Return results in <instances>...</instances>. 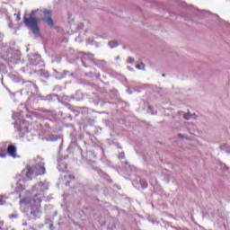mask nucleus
<instances>
[{"mask_svg":"<svg viewBox=\"0 0 230 230\" xmlns=\"http://www.w3.org/2000/svg\"><path fill=\"white\" fill-rule=\"evenodd\" d=\"M162 76H165V75L164 74V75H162Z\"/></svg>","mask_w":230,"mask_h":230,"instance_id":"obj_17","label":"nucleus"},{"mask_svg":"<svg viewBox=\"0 0 230 230\" xmlns=\"http://www.w3.org/2000/svg\"><path fill=\"white\" fill-rule=\"evenodd\" d=\"M69 179H75V176L69 175Z\"/></svg>","mask_w":230,"mask_h":230,"instance_id":"obj_15","label":"nucleus"},{"mask_svg":"<svg viewBox=\"0 0 230 230\" xmlns=\"http://www.w3.org/2000/svg\"><path fill=\"white\" fill-rule=\"evenodd\" d=\"M46 173V168L44 167V162L42 159L38 158L37 164L35 167L27 166L22 171L20 177L18 178V183L16 186V191H22L24 190V186H22L23 182L26 181H31L33 179V175H44Z\"/></svg>","mask_w":230,"mask_h":230,"instance_id":"obj_1","label":"nucleus"},{"mask_svg":"<svg viewBox=\"0 0 230 230\" xmlns=\"http://www.w3.org/2000/svg\"><path fill=\"white\" fill-rule=\"evenodd\" d=\"M140 184H141V188L143 190L148 188V183L146 182V181L145 179L140 180Z\"/></svg>","mask_w":230,"mask_h":230,"instance_id":"obj_8","label":"nucleus"},{"mask_svg":"<svg viewBox=\"0 0 230 230\" xmlns=\"http://www.w3.org/2000/svg\"><path fill=\"white\" fill-rule=\"evenodd\" d=\"M125 164H128V162L126 161Z\"/></svg>","mask_w":230,"mask_h":230,"instance_id":"obj_18","label":"nucleus"},{"mask_svg":"<svg viewBox=\"0 0 230 230\" xmlns=\"http://www.w3.org/2000/svg\"><path fill=\"white\" fill-rule=\"evenodd\" d=\"M136 68H137V69H139V70H141V71H145V64H143V63L137 64V65L136 66Z\"/></svg>","mask_w":230,"mask_h":230,"instance_id":"obj_9","label":"nucleus"},{"mask_svg":"<svg viewBox=\"0 0 230 230\" xmlns=\"http://www.w3.org/2000/svg\"><path fill=\"white\" fill-rule=\"evenodd\" d=\"M179 114H181L187 121H190V119H197V115L195 113H191V112L184 113L181 111L179 112Z\"/></svg>","mask_w":230,"mask_h":230,"instance_id":"obj_5","label":"nucleus"},{"mask_svg":"<svg viewBox=\"0 0 230 230\" xmlns=\"http://www.w3.org/2000/svg\"><path fill=\"white\" fill-rule=\"evenodd\" d=\"M7 153L9 154V155H11V157H17V148L15 147V146H8Z\"/></svg>","mask_w":230,"mask_h":230,"instance_id":"obj_6","label":"nucleus"},{"mask_svg":"<svg viewBox=\"0 0 230 230\" xmlns=\"http://www.w3.org/2000/svg\"><path fill=\"white\" fill-rule=\"evenodd\" d=\"M37 12H39V10L32 11L31 14H26L23 18V22L31 30L32 33H34L36 37H38L40 31L39 30V20L34 17Z\"/></svg>","mask_w":230,"mask_h":230,"instance_id":"obj_2","label":"nucleus"},{"mask_svg":"<svg viewBox=\"0 0 230 230\" xmlns=\"http://www.w3.org/2000/svg\"><path fill=\"white\" fill-rule=\"evenodd\" d=\"M48 190V185L44 182H40L33 186L32 193L34 195L33 202L34 204H40L42 202V198L44 197V191Z\"/></svg>","mask_w":230,"mask_h":230,"instance_id":"obj_3","label":"nucleus"},{"mask_svg":"<svg viewBox=\"0 0 230 230\" xmlns=\"http://www.w3.org/2000/svg\"><path fill=\"white\" fill-rule=\"evenodd\" d=\"M0 157H2V158L6 157V154H2V153H0Z\"/></svg>","mask_w":230,"mask_h":230,"instance_id":"obj_12","label":"nucleus"},{"mask_svg":"<svg viewBox=\"0 0 230 230\" xmlns=\"http://www.w3.org/2000/svg\"><path fill=\"white\" fill-rule=\"evenodd\" d=\"M133 62H134V58H129L128 59V64H133Z\"/></svg>","mask_w":230,"mask_h":230,"instance_id":"obj_11","label":"nucleus"},{"mask_svg":"<svg viewBox=\"0 0 230 230\" xmlns=\"http://www.w3.org/2000/svg\"><path fill=\"white\" fill-rule=\"evenodd\" d=\"M31 214H32V215H35V212H34V211H31Z\"/></svg>","mask_w":230,"mask_h":230,"instance_id":"obj_16","label":"nucleus"},{"mask_svg":"<svg viewBox=\"0 0 230 230\" xmlns=\"http://www.w3.org/2000/svg\"><path fill=\"white\" fill-rule=\"evenodd\" d=\"M118 157L119 159H125V153L124 152L119 153Z\"/></svg>","mask_w":230,"mask_h":230,"instance_id":"obj_10","label":"nucleus"},{"mask_svg":"<svg viewBox=\"0 0 230 230\" xmlns=\"http://www.w3.org/2000/svg\"><path fill=\"white\" fill-rule=\"evenodd\" d=\"M220 149L223 150V152H226L227 154H230V146L227 144H224L220 146Z\"/></svg>","mask_w":230,"mask_h":230,"instance_id":"obj_7","label":"nucleus"},{"mask_svg":"<svg viewBox=\"0 0 230 230\" xmlns=\"http://www.w3.org/2000/svg\"><path fill=\"white\" fill-rule=\"evenodd\" d=\"M2 200H3V198L0 197V206H3V204H4V203H3Z\"/></svg>","mask_w":230,"mask_h":230,"instance_id":"obj_13","label":"nucleus"},{"mask_svg":"<svg viewBox=\"0 0 230 230\" xmlns=\"http://www.w3.org/2000/svg\"><path fill=\"white\" fill-rule=\"evenodd\" d=\"M42 12L43 15H45V17L43 18V21H45V22H47V24L50 27L53 28V19H51V10L49 9H44L43 11H40Z\"/></svg>","mask_w":230,"mask_h":230,"instance_id":"obj_4","label":"nucleus"},{"mask_svg":"<svg viewBox=\"0 0 230 230\" xmlns=\"http://www.w3.org/2000/svg\"><path fill=\"white\" fill-rule=\"evenodd\" d=\"M179 137H184V135L182 134H178Z\"/></svg>","mask_w":230,"mask_h":230,"instance_id":"obj_14","label":"nucleus"}]
</instances>
